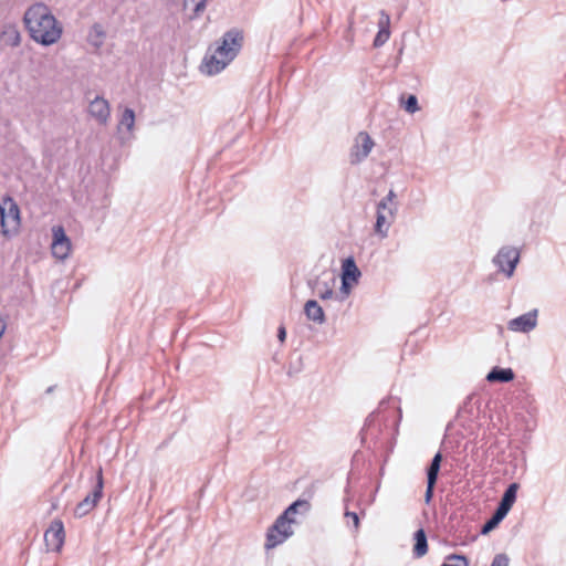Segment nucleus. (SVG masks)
Here are the masks:
<instances>
[{"mask_svg":"<svg viewBox=\"0 0 566 566\" xmlns=\"http://www.w3.org/2000/svg\"><path fill=\"white\" fill-rule=\"evenodd\" d=\"M345 517L348 518V520H352L355 530H358V527H359V517H358L357 513L350 512V511H346L345 512Z\"/></svg>","mask_w":566,"mask_h":566,"instance_id":"2f4dec72","label":"nucleus"},{"mask_svg":"<svg viewBox=\"0 0 566 566\" xmlns=\"http://www.w3.org/2000/svg\"><path fill=\"white\" fill-rule=\"evenodd\" d=\"M4 36L6 41L12 46H18L21 42L20 33L13 27H10L4 31Z\"/></svg>","mask_w":566,"mask_h":566,"instance_id":"393cba45","label":"nucleus"},{"mask_svg":"<svg viewBox=\"0 0 566 566\" xmlns=\"http://www.w3.org/2000/svg\"><path fill=\"white\" fill-rule=\"evenodd\" d=\"M397 210H398L397 203L390 205L387 202V200H382V199L377 203V213H386L389 216L390 220H395Z\"/></svg>","mask_w":566,"mask_h":566,"instance_id":"b1692460","label":"nucleus"},{"mask_svg":"<svg viewBox=\"0 0 566 566\" xmlns=\"http://www.w3.org/2000/svg\"><path fill=\"white\" fill-rule=\"evenodd\" d=\"M277 337L280 339V342H284L285 340V337H286V331L283 326H281L277 331Z\"/></svg>","mask_w":566,"mask_h":566,"instance_id":"72a5a7b5","label":"nucleus"},{"mask_svg":"<svg viewBox=\"0 0 566 566\" xmlns=\"http://www.w3.org/2000/svg\"><path fill=\"white\" fill-rule=\"evenodd\" d=\"M390 17L387 12L380 11V19L378 22L379 30H389Z\"/></svg>","mask_w":566,"mask_h":566,"instance_id":"c756f323","label":"nucleus"},{"mask_svg":"<svg viewBox=\"0 0 566 566\" xmlns=\"http://www.w3.org/2000/svg\"><path fill=\"white\" fill-rule=\"evenodd\" d=\"M518 262L520 251L516 248L509 245L502 247L493 258V263L506 275V277H511L514 274Z\"/></svg>","mask_w":566,"mask_h":566,"instance_id":"39448f33","label":"nucleus"},{"mask_svg":"<svg viewBox=\"0 0 566 566\" xmlns=\"http://www.w3.org/2000/svg\"><path fill=\"white\" fill-rule=\"evenodd\" d=\"M292 525L291 521H285V516H279L266 533L265 547L270 549L284 543L293 535Z\"/></svg>","mask_w":566,"mask_h":566,"instance_id":"20e7f679","label":"nucleus"},{"mask_svg":"<svg viewBox=\"0 0 566 566\" xmlns=\"http://www.w3.org/2000/svg\"><path fill=\"white\" fill-rule=\"evenodd\" d=\"M1 230L4 235L10 230H15L20 224V210L11 197H4L0 201Z\"/></svg>","mask_w":566,"mask_h":566,"instance_id":"7ed1b4c3","label":"nucleus"},{"mask_svg":"<svg viewBox=\"0 0 566 566\" xmlns=\"http://www.w3.org/2000/svg\"><path fill=\"white\" fill-rule=\"evenodd\" d=\"M403 108L409 114H415L419 111L418 98L416 95H409L403 104Z\"/></svg>","mask_w":566,"mask_h":566,"instance_id":"a878e982","label":"nucleus"},{"mask_svg":"<svg viewBox=\"0 0 566 566\" xmlns=\"http://www.w3.org/2000/svg\"><path fill=\"white\" fill-rule=\"evenodd\" d=\"M442 461V454L440 452L436 453L429 468L427 469V490L424 494V501L429 503L433 496L434 485L438 480V474L440 471Z\"/></svg>","mask_w":566,"mask_h":566,"instance_id":"ddd939ff","label":"nucleus"},{"mask_svg":"<svg viewBox=\"0 0 566 566\" xmlns=\"http://www.w3.org/2000/svg\"><path fill=\"white\" fill-rule=\"evenodd\" d=\"M538 311L532 310L507 323V328L517 333H530L537 326Z\"/></svg>","mask_w":566,"mask_h":566,"instance_id":"9b49d317","label":"nucleus"},{"mask_svg":"<svg viewBox=\"0 0 566 566\" xmlns=\"http://www.w3.org/2000/svg\"><path fill=\"white\" fill-rule=\"evenodd\" d=\"M509 557L505 554H497L494 556L491 566H509Z\"/></svg>","mask_w":566,"mask_h":566,"instance_id":"7c9ffc66","label":"nucleus"},{"mask_svg":"<svg viewBox=\"0 0 566 566\" xmlns=\"http://www.w3.org/2000/svg\"><path fill=\"white\" fill-rule=\"evenodd\" d=\"M304 313L310 321H313L316 324L322 325L325 323L324 311L315 300H308L305 303Z\"/></svg>","mask_w":566,"mask_h":566,"instance_id":"4468645a","label":"nucleus"},{"mask_svg":"<svg viewBox=\"0 0 566 566\" xmlns=\"http://www.w3.org/2000/svg\"><path fill=\"white\" fill-rule=\"evenodd\" d=\"M135 126V112L132 108H125L119 122H118V130L122 132L124 128L132 133Z\"/></svg>","mask_w":566,"mask_h":566,"instance_id":"412c9836","label":"nucleus"},{"mask_svg":"<svg viewBox=\"0 0 566 566\" xmlns=\"http://www.w3.org/2000/svg\"><path fill=\"white\" fill-rule=\"evenodd\" d=\"M506 515L507 514L505 512L496 507L492 517L482 526L481 533L488 534L489 532L494 530Z\"/></svg>","mask_w":566,"mask_h":566,"instance_id":"5701e85b","label":"nucleus"},{"mask_svg":"<svg viewBox=\"0 0 566 566\" xmlns=\"http://www.w3.org/2000/svg\"><path fill=\"white\" fill-rule=\"evenodd\" d=\"M396 197H397L396 192L392 189H390L388 195L385 198H382V200H387L388 203L392 205V203H397Z\"/></svg>","mask_w":566,"mask_h":566,"instance_id":"473e14b6","label":"nucleus"},{"mask_svg":"<svg viewBox=\"0 0 566 566\" xmlns=\"http://www.w3.org/2000/svg\"><path fill=\"white\" fill-rule=\"evenodd\" d=\"M53 241L51 244L52 254L59 260H65L71 252V241L67 238L63 227L55 226L52 228Z\"/></svg>","mask_w":566,"mask_h":566,"instance_id":"1a4fd4ad","label":"nucleus"},{"mask_svg":"<svg viewBox=\"0 0 566 566\" xmlns=\"http://www.w3.org/2000/svg\"><path fill=\"white\" fill-rule=\"evenodd\" d=\"M24 23L30 36L38 43L51 45L56 43L62 35V28L43 3H35L24 13Z\"/></svg>","mask_w":566,"mask_h":566,"instance_id":"f257e3e1","label":"nucleus"},{"mask_svg":"<svg viewBox=\"0 0 566 566\" xmlns=\"http://www.w3.org/2000/svg\"><path fill=\"white\" fill-rule=\"evenodd\" d=\"M103 495V473L102 469L98 470L96 476V483L91 493H88L74 509V515L76 517H83L87 515L97 505Z\"/></svg>","mask_w":566,"mask_h":566,"instance_id":"423d86ee","label":"nucleus"},{"mask_svg":"<svg viewBox=\"0 0 566 566\" xmlns=\"http://www.w3.org/2000/svg\"><path fill=\"white\" fill-rule=\"evenodd\" d=\"M88 114L99 124L106 125L111 117V107L108 102L101 96H96L88 105Z\"/></svg>","mask_w":566,"mask_h":566,"instance_id":"f8f14e48","label":"nucleus"},{"mask_svg":"<svg viewBox=\"0 0 566 566\" xmlns=\"http://www.w3.org/2000/svg\"><path fill=\"white\" fill-rule=\"evenodd\" d=\"M517 490H518L517 483L510 484L507 486V489L505 490V492L499 503L497 509H500L501 511H503L507 514L516 500Z\"/></svg>","mask_w":566,"mask_h":566,"instance_id":"2eb2a0df","label":"nucleus"},{"mask_svg":"<svg viewBox=\"0 0 566 566\" xmlns=\"http://www.w3.org/2000/svg\"><path fill=\"white\" fill-rule=\"evenodd\" d=\"M392 222H394V220H390L388 214L377 213L376 223H375L376 234L379 235L381 239L387 238L390 224Z\"/></svg>","mask_w":566,"mask_h":566,"instance_id":"aec40b11","label":"nucleus"},{"mask_svg":"<svg viewBox=\"0 0 566 566\" xmlns=\"http://www.w3.org/2000/svg\"><path fill=\"white\" fill-rule=\"evenodd\" d=\"M336 277L332 272H323L315 280L308 281V286L322 300H329L334 295Z\"/></svg>","mask_w":566,"mask_h":566,"instance_id":"0eeeda50","label":"nucleus"},{"mask_svg":"<svg viewBox=\"0 0 566 566\" xmlns=\"http://www.w3.org/2000/svg\"><path fill=\"white\" fill-rule=\"evenodd\" d=\"M350 282L342 280V291L346 294L349 293Z\"/></svg>","mask_w":566,"mask_h":566,"instance_id":"f704fd0d","label":"nucleus"},{"mask_svg":"<svg viewBox=\"0 0 566 566\" xmlns=\"http://www.w3.org/2000/svg\"><path fill=\"white\" fill-rule=\"evenodd\" d=\"M514 379V371L511 368L494 367L488 375L490 382H509Z\"/></svg>","mask_w":566,"mask_h":566,"instance_id":"a211bd4d","label":"nucleus"},{"mask_svg":"<svg viewBox=\"0 0 566 566\" xmlns=\"http://www.w3.org/2000/svg\"><path fill=\"white\" fill-rule=\"evenodd\" d=\"M243 44V34L238 29L227 31L220 43L203 59L201 70L208 75L220 73L238 55Z\"/></svg>","mask_w":566,"mask_h":566,"instance_id":"f03ea898","label":"nucleus"},{"mask_svg":"<svg viewBox=\"0 0 566 566\" xmlns=\"http://www.w3.org/2000/svg\"><path fill=\"white\" fill-rule=\"evenodd\" d=\"M415 544L412 554L416 558L424 556L428 552L427 535L422 528H419L413 535Z\"/></svg>","mask_w":566,"mask_h":566,"instance_id":"6ab92c4d","label":"nucleus"},{"mask_svg":"<svg viewBox=\"0 0 566 566\" xmlns=\"http://www.w3.org/2000/svg\"><path fill=\"white\" fill-rule=\"evenodd\" d=\"M389 36H390L389 30H385V29L379 30L374 39V46L375 48L382 46L389 40Z\"/></svg>","mask_w":566,"mask_h":566,"instance_id":"bb28decb","label":"nucleus"},{"mask_svg":"<svg viewBox=\"0 0 566 566\" xmlns=\"http://www.w3.org/2000/svg\"><path fill=\"white\" fill-rule=\"evenodd\" d=\"M374 147V142L371 137L366 132H360L356 138L355 143L350 149L349 159L352 164L361 163Z\"/></svg>","mask_w":566,"mask_h":566,"instance_id":"6e6552de","label":"nucleus"},{"mask_svg":"<svg viewBox=\"0 0 566 566\" xmlns=\"http://www.w3.org/2000/svg\"><path fill=\"white\" fill-rule=\"evenodd\" d=\"M104 38L105 31L103 27L99 23L93 24L88 32V42L95 48H99L104 42Z\"/></svg>","mask_w":566,"mask_h":566,"instance_id":"4be33fe9","label":"nucleus"},{"mask_svg":"<svg viewBox=\"0 0 566 566\" xmlns=\"http://www.w3.org/2000/svg\"><path fill=\"white\" fill-rule=\"evenodd\" d=\"M360 271L352 258L346 259L342 265V280L348 282H357Z\"/></svg>","mask_w":566,"mask_h":566,"instance_id":"f3484780","label":"nucleus"},{"mask_svg":"<svg viewBox=\"0 0 566 566\" xmlns=\"http://www.w3.org/2000/svg\"><path fill=\"white\" fill-rule=\"evenodd\" d=\"M64 537L63 523L59 520L53 521L44 533V541L48 549L59 552L64 543Z\"/></svg>","mask_w":566,"mask_h":566,"instance_id":"9d476101","label":"nucleus"},{"mask_svg":"<svg viewBox=\"0 0 566 566\" xmlns=\"http://www.w3.org/2000/svg\"><path fill=\"white\" fill-rule=\"evenodd\" d=\"M311 505L306 500H297L292 503L280 516H285V521H291L292 524H295L296 521L294 515L298 512L306 513L308 512Z\"/></svg>","mask_w":566,"mask_h":566,"instance_id":"dca6fc26","label":"nucleus"},{"mask_svg":"<svg viewBox=\"0 0 566 566\" xmlns=\"http://www.w3.org/2000/svg\"><path fill=\"white\" fill-rule=\"evenodd\" d=\"M448 560H455L457 564L443 563L441 566H468V559L462 555L452 554L447 557Z\"/></svg>","mask_w":566,"mask_h":566,"instance_id":"cd10ccee","label":"nucleus"},{"mask_svg":"<svg viewBox=\"0 0 566 566\" xmlns=\"http://www.w3.org/2000/svg\"><path fill=\"white\" fill-rule=\"evenodd\" d=\"M206 2L207 0H186V4H193L195 17H198L201 12H203V10L206 9Z\"/></svg>","mask_w":566,"mask_h":566,"instance_id":"c85d7f7f","label":"nucleus"}]
</instances>
